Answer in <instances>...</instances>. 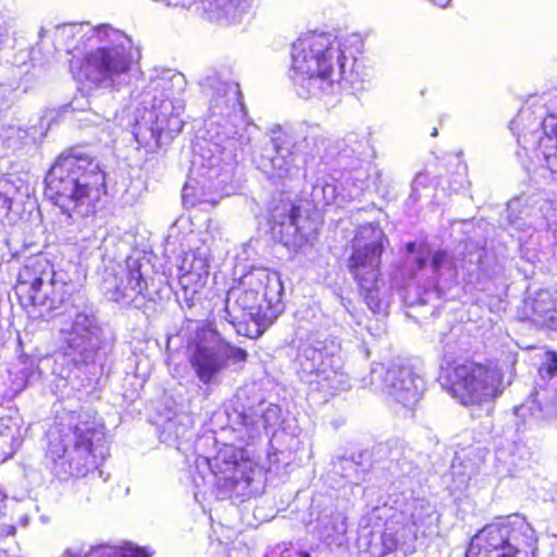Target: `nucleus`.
Instances as JSON below:
<instances>
[{"instance_id":"1","label":"nucleus","mask_w":557,"mask_h":557,"mask_svg":"<svg viewBox=\"0 0 557 557\" xmlns=\"http://www.w3.org/2000/svg\"><path fill=\"white\" fill-rule=\"evenodd\" d=\"M200 86L202 92L210 96L208 143L200 147L193 166L206 169L202 175L214 180L232 170L237 151L248 143L246 113L239 85L230 75L213 72L200 82Z\"/></svg>"},{"instance_id":"2","label":"nucleus","mask_w":557,"mask_h":557,"mask_svg":"<svg viewBox=\"0 0 557 557\" xmlns=\"http://www.w3.org/2000/svg\"><path fill=\"white\" fill-rule=\"evenodd\" d=\"M332 148L325 140L318 141V129L307 124L280 127L273 131L271 147L265 149L258 161V168L271 180L285 178L296 169L298 153L306 154L305 177L311 187L309 201L314 208H324L335 202L338 194L335 178L326 173L329 154L322 156Z\"/></svg>"},{"instance_id":"3","label":"nucleus","mask_w":557,"mask_h":557,"mask_svg":"<svg viewBox=\"0 0 557 557\" xmlns=\"http://www.w3.org/2000/svg\"><path fill=\"white\" fill-rule=\"evenodd\" d=\"M346 57L331 33H308L292 47L290 79L304 99L335 97L346 87Z\"/></svg>"},{"instance_id":"4","label":"nucleus","mask_w":557,"mask_h":557,"mask_svg":"<svg viewBox=\"0 0 557 557\" xmlns=\"http://www.w3.org/2000/svg\"><path fill=\"white\" fill-rule=\"evenodd\" d=\"M47 457L60 480L85 476L108 455L104 425L88 412H69L47 432Z\"/></svg>"},{"instance_id":"5","label":"nucleus","mask_w":557,"mask_h":557,"mask_svg":"<svg viewBox=\"0 0 557 557\" xmlns=\"http://www.w3.org/2000/svg\"><path fill=\"white\" fill-rule=\"evenodd\" d=\"M283 293L277 273L253 269L227 290L221 318L232 324L238 335L258 338L282 313Z\"/></svg>"},{"instance_id":"6","label":"nucleus","mask_w":557,"mask_h":557,"mask_svg":"<svg viewBox=\"0 0 557 557\" xmlns=\"http://www.w3.org/2000/svg\"><path fill=\"white\" fill-rule=\"evenodd\" d=\"M186 86L185 76L171 70L150 78L138 95L135 112L134 136L138 143L159 147L181 133Z\"/></svg>"},{"instance_id":"7","label":"nucleus","mask_w":557,"mask_h":557,"mask_svg":"<svg viewBox=\"0 0 557 557\" xmlns=\"http://www.w3.org/2000/svg\"><path fill=\"white\" fill-rule=\"evenodd\" d=\"M101 39L88 52L70 59V71L79 83L96 89H119L128 84L140 51L123 32L103 27Z\"/></svg>"},{"instance_id":"8","label":"nucleus","mask_w":557,"mask_h":557,"mask_svg":"<svg viewBox=\"0 0 557 557\" xmlns=\"http://www.w3.org/2000/svg\"><path fill=\"white\" fill-rule=\"evenodd\" d=\"M103 193L104 173L86 154H62L46 176L47 197L69 216L94 213Z\"/></svg>"},{"instance_id":"9","label":"nucleus","mask_w":557,"mask_h":557,"mask_svg":"<svg viewBox=\"0 0 557 557\" xmlns=\"http://www.w3.org/2000/svg\"><path fill=\"white\" fill-rule=\"evenodd\" d=\"M384 530L359 539V547L372 557H385L400 550L411 553L418 534H425L437 521L434 505L424 497H403L391 507Z\"/></svg>"},{"instance_id":"10","label":"nucleus","mask_w":557,"mask_h":557,"mask_svg":"<svg viewBox=\"0 0 557 557\" xmlns=\"http://www.w3.org/2000/svg\"><path fill=\"white\" fill-rule=\"evenodd\" d=\"M185 332L189 362L205 385L220 384L230 368H242L247 361V351L228 343L211 325L188 321Z\"/></svg>"},{"instance_id":"11","label":"nucleus","mask_w":557,"mask_h":557,"mask_svg":"<svg viewBox=\"0 0 557 557\" xmlns=\"http://www.w3.org/2000/svg\"><path fill=\"white\" fill-rule=\"evenodd\" d=\"M103 331L92 309L76 308L60 329L61 354L55 359L53 373L65 381L73 367L95 363L102 348Z\"/></svg>"},{"instance_id":"12","label":"nucleus","mask_w":557,"mask_h":557,"mask_svg":"<svg viewBox=\"0 0 557 557\" xmlns=\"http://www.w3.org/2000/svg\"><path fill=\"white\" fill-rule=\"evenodd\" d=\"M197 462L209 468L220 498L244 499L258 491L255 482L261 476V469L242 448L225 445L213 458H201Z\"/></svg>"},{"instance_id":"13","label":"nucleus","mask_w":557,"mask_h":557,"mask_svg":"<svg viewBox=\"0 0 557 557\" xmlns=\"http://www.w3.org/2000/svg\"><path fill=\"white\" fill-rule=\"evenodd\" d=\"M69 286L55 278L52 265L42 257L27 260L21 269L15 286V294L24 307L38 309L45 315L58 309L67 295Z\"/></svg>"},{"instance_id":"14","label":"nucleus","mask_w":557,"mask_h":557,"mask_svg":"<svg viewBox=\"0 0 557 557\" xmlns=\"http://www.w3.org/2000/svg\"><path fill=\"white\" fill-rule=\"evenodd\" d=\"M449 393L465 406L488 404L504 392L503 372L494 363L466 361L447 376Z\"/></svg>"},{"instance_id":"15","label":"nucleus","mask_w":557,"mask_h":557,"mask_svg":"<svg viewBox=\"0 0 557 557\" xmlns=\"http://www.w3.org/2000/svg\"><path fill=\"white\" fill-rule=\"evenodd\" d=\"M245 392H239L237 400L227 412L230 429L240 443L249 444L260 438L268 426L276 424L280 420V408L261 398L243 399Z\"/></svg>"},{"instance_id":"16","label":"nucleus","mask_w":557,"mask_h":557,"mask_svg":"<svg viewBox=\"0 0 557 557\" xmlns=\"http://www.w3.org/2000/svg\"><path fill=\"white\" fill-rule=\"evenodd\" d=\"M384 234L372 224L358 228L352 240V252L348 259V270L362 289L375 286L383 251Z\"/></svg>"},{"instance_id":"17","label":"nucleus","mask_w":557,"mask_h":557,"mask_svg":"<svg viewBox=\"0 0 557 557\" xmlns=\"http://www.w3.org/2000/svg\"><path fill=\"white\" fill-rule=\"evenodd\" d=\"M364 386L387 394L396 403L407 408L416 406L424 392L423 379L412 369L401 366L386 368L381 363L372 367Z\"/></svg>"},{"instance_id":"18","label":"nucleus","mask_w":557,"mask_h":557,"mask_svg":"<svg viewBox=\"0 0 557 557\" xmlns=\"http://www.w3.org/2000/svg\"><path fill=\"white\" fill-rule=\"evenodd\" d=\"M140 268L139 260L134 258H128L124 265L107 268L101 282V289L107 298L125 306H144L150 294Z\"/></svg>"},{"instance_id":"19","label":"nucleus","mask_w":557,"mask_h":557,"mask_svg":"<svg viewBox=\"0 0 557 557\" xmlns=\"http://www.w3.org/2000/svg\"><path fill=\"white\" fill-rule=\"evenodd\" d=\"M535 384L536 397L539 403L545 401L544 407L532 400L516 408L518 418L525 419L530 416V429L537 425L540 420L557 414V354H546L545 361L539 368Z\"/></svg>"},{"instance_id":"20","label":"nucleus","mask_w":557,"mask_h":557,"mask_svg":"<svg viewBox=\"0 0 557 557\" xmlns=\"http://www.w3.org/2000/svg\"><path fill=\"white\" fill-rule=\"evenodd\" d=\"M103 27L109 26L92 27L88 23L59 25L53 34L55 49L66 51L67 54H71V59L79 58L101 39L100 29Z\"/></svg>"},{"instance_id":"21","label":"nucleus","mask_w":557,"mask_h":557,"mask_svg":"<svg viewBox=\"0 0 557 557\" xmlns=\"http://www.w3.org/2000/svg\"><path fill=\"white\" fill-rule=\"evenodd\" d=\"M319 140H325L332 147L326 149V151L321 148V154H329L330 158L329 163L325 165L327 174H330V166L335 160L338 166L354 170L357 169L361 160L369 154V140L367 136H360L356 133L347 134L343 139V146L341 148L329 139L318 136V141Z\"/></svg>"},{"instance_id":"22","label":"nucleus","mask_w":557,"mask_h":557,"mask_svg":"<svg viewBox=\"0 0 557 557\" xmlns=\"http://www.w3.org/2000/svg\"><path fill=\"white\" fill-rule=\"evenodd\" d=\"M337 345L335 342H315L305 344L299 348L298 363L300 379L312 385L321 370L329 363L331 356L336 355Z\"/></svg>"},{"instance_id":"23","label":"nucleus","mask_w":557,"mask_h":557,"mask_svg":"<svg viewBox=\"0 0 557 557\" xmlns=\"http://www.w3.org/2000/svg\"><path fill=\"white\" fill-rule=\"evenodd\" d=\"M271 221L282 227L280 232L285 228L288 235H298L300 238L307 239L314 232V228L306 225L308 221L301 216L300 208L290 201H282L281 206L274 208Z\"/></svg>"},{"instance_id":"24","label":"nucleus","mask_w":557,"mask_h":557,"mask_svg":"<svg viewBox=\"0 0 557 557\" xmlns=\"http://www.w3.org/2000/svg\"><path fill=\"white\" fill-rule=\"evenodd\" d=\"M311 386L331 395L350 387L349 377L343 371V361L337 354L331 356L329 363L320 371Z\"/></svg>"},{"instance_id":"25","label":"nucleus","mask_w":557,"mask_h":557,"mask_svg":"<svg viewBox=\"0 0 557 557\" xmlns=\"http://www.w3.org/2000/svg\"><path fill=\"white\" fill-rule=\"evenodd\" d=\"M470 256L471 262L472 258H475L480 276L493 281L497 290L506 289L505 268L493 253L487 252L485 249H480Z\"/></svg>"},{"instance_id":"26","label":"nucleus","mask_w":557,"mask_h":557,"mask_svg":"<svg viewBox=\"0 0 557 557\" xmlns=\"http://www.w3.org/2000/svg\"><path fill=\"white\" fill-rule=\"evenodd\" d=\"M459 267L462 268L463 265L457 262L455 256L444 250L436 251L430 263V269L433 273L429 284L430 287H436L440 281H453L458 274Z\"/></svg>"},{"instance_id":"27","label":"nucleus","mask_w":557,"mask_h":557,"mask_svg":"<svg viewBox=\"0 0 557 557\" xmlns=\"http://www.w3.org/2000/svg\"><path fill=\"white\" fill-rule=\"evenodd\" d=\"M346 529L345 518L337 511L325 512L317 520L315 532L327 544L336 543L346 533Z\"/></svg>"},{"instance_id":"28","label":"nucleus","mask_w":557,"mask_h":557,"mask_svg":"<svg viewBox=\"0 0 557 557\" xmlns=\"http://www.w3.org/2000/svg\"><path fill=\"white\" fill-rule=\"evenodd\" d=\"M190 435V419L185 414L169 418L161 425L160 438L168 445H175L180 448L181 442L188 440Z\"/></svg>"},{"instance_id":"29","label":"nucleus","mask_w":557,"mask_h":557,"mask_svg":"<svg viewBox=\"0 0 557 557\" xmlns=\"http://www.w3.org/2000/svg\"><path fill=\"white\" fill-rule=\"evenodd\" d=\"M364 454L359 453L350 457H341L334 463L336 473L352 484H360L366 480L368 463L363 460Z\"/></svg>"},{"instance_id":"30","label":"nucleus","mask_w":557,"mask_h":557,"mask_svg":"<svg viewBox=\"0 0 557 557\" xmlns=\"http://www.w3.org/2000/svg\"><path fill=\"white\" fill-rule=\"evenodd\" d=\"M207 265L202 259L194 258L193 264L186 268L185 263L180 268V284L182 288L187 293H196L198 287L202 286V276L208 274Z\"/></svg>"},{"instance_id":"31","label":"nucleus","mask_w":557,"mask_h":557,"mask_svg":"<svg viewBox=\"0 0 557 557\" xmlns=\"http://www.w3.org/2000/svg\"><path fill=\"white\" fill-rule=\"evenodd\" d=\"M85 557H149L145 548L125 546H98L91 548Z\"/></svg>"},{"instance_id":"32","label":"nucleus","mask_w":557,"mask_h":557,"mask_svg":"<svg viewBox=\"0 0 557 557\" xmlns=\"http://www.w3.org/2000/svg\"><path fill=\"white\" fill-rule=\"evenodd\" d=\"M0 189L13 206L17 202H23L29 196V186L18 177L1 180Z\"/></svg>"},{"instance_id":"33","label":"nucleus","mask_w":557,"mask_h":557,"mask_svg":"<svg viewBox=\"0 0 557 557\" xmlns=\"http://www.w3.org/2000/svg\"><path fill=\"white\" fill-rule=\"evenodd\" d=\"M473 474V467L470 463H465L456 457L450 466V475L456 483L457 490L466 487L467 483Z\"/></svg>"},{"instance_id":"34","label":"nucleus","mask_w":557,"mask_h":557,"mask_svg":"<svg viewBox=\"0 0 557 557\" xmlns=\"http://www.w3.org/2000/svg\"><path fill=\"white\" fill-rule=\"evenodd\" d=\"M531 307L533 312L539 317H548L550 320L554 319L550 313L555 311V304L548 292H540L532 300Z\"/></svg>"},{"instance_id":"35","label":"nucleus","mask_w":557,"mask_h":557,"mask_svg":"<svg viewBox=\"0 0 557 557\" xmlns=\"http://www.w3.org/2000/svg\"><path fill=\"white\" fill-rule=\"evenodd\" d=\"M532 455V447L521 438L515 441L510 447L511 463L516 467H523Z\"/></svg>"},{"instance_id":"36","label":"nucleus","mask_w":557,"mask_h":557,"mask_svg":"<svg viewBox=\"0 0 557 557\" xmlns=\"http://www.w3.org/2000/svg\"><path fill=\"white\" fill-rule=\"evenodd\" d=\"M429 182V175L424 172H419L412 181L409 200L413 203L418 202L420 199V189L428 187Z\"/></svg>"},{"instance_id":"37","label":"nucleus","mask_w":557,"mask_h":557,"mask_svg":"<svg viewBox=\"0 0 557 557\" xmlns=\"http://www.w3.org/2000/svg\"><path fill=\"white\" fill-rule=\"evenodd\" d=\"M85 233L86 234L82 236L81 240L83 243L86 242L88 244L85 245L84 247H98L101 242V238L99 237L97 232L94 230H86Z\"/></svg>"},{"instance_id":"38","label":"nucleus","mask_w":557,"mask_h":557,"mask_svg":"<svg viewBox=\"0 0 557 557\" xmlns=\"http://www.w3.org/2000/svg\"><path fill=\"white\" fill-rule=\"evenodd\" d=\"M374 286H372L370 289H364L367 292L366 300L369 306V308L373 312H377L380 310V301L376 299V296L373 294Z\"/></svg>"},{"instance_id":"39","label":"nucleus","mask_w":557,"mask_h":557,"mask_svg":"<svg viewBox=\"0 0 557 557\" xmlns=\"http://www.w3.org/2000/svg\"><path fill=\"white\" fill-rule=\"evenodd\" d=\"M8 132L10 133L7 135V139L9 141H11L14 136H17L20 139H24L27 135V132L22 128L10 127Z\"/></svg>"},{"instance_id":"40","label":"nucleus","mask_w":557,"mask_h":557,"mask_svg":"<svg viewBox=\"0 0 557 557\" xmlns=\"http://www.w3.org/2000/svg\"><path fill=\"white\" fill-rule=\"evenodd\" d=\"M426 263H428V260L426 258L424 257H418L417 260H416V267H417V270L418 271H422L425 269L426 267Z\"/></svg>"},{"instance_id":"41","label":"nucleus","mask_w":557,"mask_h":557,"mask_svg":"<svg viewBox=\"0 0 557 557\" xmlns=\"http://www.w3.org/2000/svg\"><path fill=\"white\" fill-rule=\"evenodd\" d=\"M432 3H434L435 5H438L441 8H445L446 5L449 4V2L451 0H430Z\"/></svg>"},{"instance_id":"42","label":"nucleus","mask_w":557,"mask_h":557,"mask_svg":"<svg viewBox=\"0 0 557 557\" xmlns=\"http://www.w3.org/2000/svg\"><path fill=\"white\" fill-rule=\"evenodd\" d=\"M15 531H16V529L13 525H8L4 529L5 535H14Z\"/></svg>"},{"instance_id":"43","label":"nucleus","mask_w":557,"mask_h":557,"mask_svg":"<svg viewBox=\"0 0 557 557\" xmlns=\"http://www.w3.org/2000/svg\"><path fill=\"white\" fill-rule=\"evenodd\" d=\"M525 422H523L522 424L518 423L517 424V431L518 432H523L527 428H525Z\"/></svg>"},{"instance_id":"44","label":"nucleus","mask_w":557,"mask_h":557,"mask_svg":"<svg viewBox=\"0 0 557 557\" xmlns=\"http://www.w3.org/2000/svg\"><path fill=\"white\" fill-rule=\"evenodd\" d=\"M296 557H311L307 552H298L296 553Z\"/></svg>"},{"instance_id":"45","label":"nucleus","mask_w":557,"mask_h":557,"mask_svg":"<svg viewBox=\"0 0 557 557\" xmlns=\"http://www.w3.org/2000/svg\"><path fill=\"white\" fill-rule=\"evenodd\" d=\"M414 246H416V245H414V243H410V244H408V245H407L408 250L413 251Z\"/></svg>"},{"instance_id":"46","label":"nucleus","mask_w":557,"mask_h":557,"mask_svg":"<svg viewBox=\"0 0 557 557\" xmlns=\"http://www.w3.org/2000/svg\"><path fill=\"white\" fill-rule=\"evenodd\" d=\"M433 137L437 135V128H434L432 134H431Z\"/></svg>"},{"instance_id":"47","label":"nucleus","mask_w":557,"mask_h":557,"mask_svg":"<svg viewBox=\"0 0 557 557\" xmlns=\"http://www.w3.org/2000/svg\"><path fill=\"white\" fill-rule=\"evenodd\" d=\"M554 211L556 212V211H557V208H554Z\"/></svg>"}]
</instances>
